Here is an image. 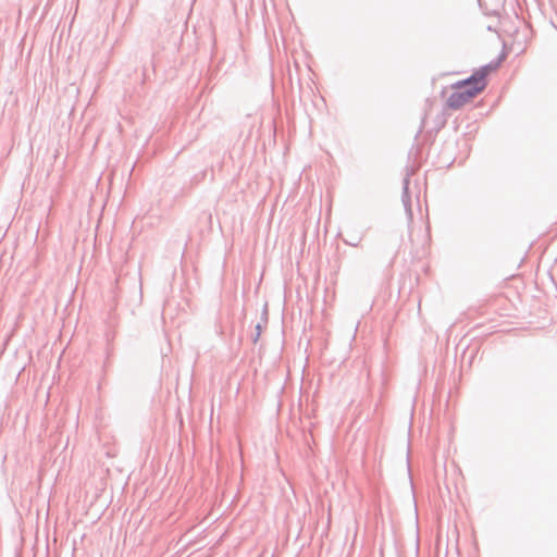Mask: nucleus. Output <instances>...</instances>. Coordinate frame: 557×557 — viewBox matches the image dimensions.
<instances>
[{
    "instance_id": "nucleus-1",
    "label": "nucleus",
    "mask_w": 557,
    "mask_h": 557,
    "mask_svg": "<svg viewBox=\"0 0 557 557\" xmlns=\"http://www.w3.org/2000/svg\"><path fill=\"white\" fill-rule=\"evenodd\" d=\"M500 61L487 64L475 71L471 77L459 81L451 86L453 92L447 98L450 109H460L481 94L487 85V76L496 71Z\"/></svg>"
},
{
    "instance_id": "nucleus-2",
    "label": "nucleus",
    "mask_w": 557,
    "mask_h": 557,
    "mask_svg": "<svg viewBox=\"0 0 557 557\" xmlns=\"http://www.w3.org/2000/svg\"><path fill=\"white\" fill-rule=\"evenodd\" d=\"M256 329L258 330V333H257V336H256L255 341H257L258 336L260 335V325L258 324V325L256 326Z\"/></svg>"
},
{
    "instance_id": "nucleus-3",
    "label": "nucleus",
    "mask_w": 557,
    "mask_h": 557,
    "mask_svg": "<svg viewBox=\"0 0 557 557\" xmlns=\"http://www.w3.org/2000/svg\"><path fill=\"white\" fill-rule=\"evenodd\" d=\"M271 77H272V87L274 86V73L272 72L271 74Z\"/></svg>"
}]
</instances>
